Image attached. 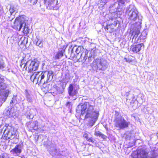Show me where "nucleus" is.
<instances>
[{
  "mask_svg": "<svg viewBox=\"0 0 158 158\" xmlns=\"http://www.w3.org/2000/svg\"><path fill=\"white\" fill-rule=\"evenodd\" d=\"M81 107V114L85 115V118H88V125L92 127L98 119L99 113L98 111L94 108L95 106L93 101L85 102L81 106H78V108Z\"/></svg>",
  "mask_w": 158,
  "mask_h": 158,
  "instance_id": "f257e3e1",
  "label": "nucleus"
},
{
  "mask_svg": "<svg viewBox=\"0 0 158 158\" xmlns=\"http://www.w3.org/2000/svg\"><path fill=\"white\" fill-rule=\"evenodd\" d=\"M106 3H107V2L106 1H105L104 2H102L103 4H102L101 5H102V6L103 7L104 5H105Z\"/></svg>",
  "mask_w": 158,
  "mask_h": 158,
  "instance_id": "a18cd8bd",
  "label": "nucleus"
},
{
  "mask_svg": "<svg viewBox=\"0 0 158 158\" xmlns=\"http://www.w3.org/2000/svg\"><path fill=\"white\" fill-rule=\"evenodd\" d=\"M70 103L69 102H68L67 103V105H68L69 104H70Z\"/></svg>",
  "mask_w": 158,
  "mask_h": 158,
  "instance_id": "de8ad7c7",
  "label": "nucleus"
},
{
  "mask_svg": "<svg viewBox=\"0 0 158 158\" xmlns=\"http://www.w3.org/2000/svg\"><path fill=\"white\" fill-rule=\"evenodd\" d=\"M5 127H7V126H3V125H0V135H1L2 133L3 129L5 130Z\"/></svg>",
  "mask_w": 158,
  "mask_h": 158,
  "instance_id": "f704fd0d",
  "label": "nucleus"
},
{
  "mask_svg": "<svg viewBox=\"0 0 158 158\" xmlns=\"http://www.w3.org/2000/svg\"><path fill=\"white\" fill-rule=\"evenodd\" d=\"M20 66L21 68H22L23 69H25L26 70L27 68H28L27 65L26 64V63L24 64H21Z\"/></svg>",
  "mask_w": 158,
  "mask_h": 158,
  "instance_id": "4c0bfd02",
  "label": "nucleus"
},
{
  "mask_svg": "<svg viewBox=\"0 0 158 158\" xmlns=\"http://www.w3.org/2000/svg\"><path fill=\"white\" fill-rule=\"evenodd\" d=\"M22 152V147L20 145H16L10 151L11 153L14 155H18Z\"/></svg>",
  "mask_w": 158,
  "mask_h": 158,
  "instance_id": "4468645a",
  "label": "nucleus"
},
{
  "mask_svg": "<svg viewBox=\"0 0 158 158\" xmlns=\"http://www.w3.org/2000/svg\"><path fill=\"white\" fill-rule=\"evenodd\" d=\"M12 19L11 20H10V21H11L12 19Z\"/></svg>",
  "mask_w": 158,
  "mask_h": 158,
  "instance_id": "8fccbe9b",
  "label": "nucleus"
},
{
  "mask_svg": "<svg viewBox=\"0 0 158 158\" xmlns=\"http://www.w3.org/2000/svg\"><path fill=\"white\" fill-rule=\"evenodd\" d=\"M68 93L70 96H73L76 95L77 91L73 89V87L72 84H70L68 88Z\"/></svg>",
  "mask_w": 158,
  "mask_h": 158,
  "instance_id": "2eb2a0df",
  "label": "nucleus"
},
{
  "mask_svg": "<svg viewBox=\"0 0 158 158\" xmlns=\"http://www.w3.org/2000/svg\"><path fill=\"white\" fill-rule=\"evenodd\" d=\"M124 90L126 92L125 95L126 96L128 97V96L129 93L131 91V89L128 87H125Z\"/></svg>",
  "mask_w": 158,
  "mask_h": 158,
  "instance_id": "473e14b6",
  "label": "nucleus"
},
{
  "mask_svg": "<svg viewBox=\"0 0 158 158\" xmlns=\"http://www.w3.org/2000/svg\"><path fill=\"white\" fill-rule=\"evenodd\" d=\"M141 20H139V22L138 23H136L135 24V25L132 34L131 36V38H132V41L134 40V42L138 41V40L140 38L139 37L136 40L138 35L140 33V31L141 28Z\"/></svg>",
  "mask_w": 158,
  "mask_h": 158,
  "instance_id": "0eeeda50",
  "label": "nucleus"
},
{
  "mask_svg": "<svg viewBox=\"0 0 158 158\" xmlns=\"http://www.w3.org/2000/svg\"><path fill=\"white\" fill-rule=\"evenodd\" d=\"M40 72L35 73L30 77V79L31 81H33L36 78L38 79L39 75H40Z\"/></svg>",
  "mask_w": 158,
  "mask_h": 158,
  "instance_id": "5701e85b",
  "label": "nucleus"
},
{
  "mask_svg": "<svg viewBox=\"0 0 158 158\" xmlns=\"http://www.w3.org/2000/svg\"><path fill=\"white\" fill-rule=\"evenodd\" d=\"M119 23L118 21L117 20H115L114 22L112 23L111 25L113 26L114 27L116 26L117 24Z\"/></svg>",
  "mask_w": 158,
  "mask_h": 158,
  "instance_id": "e433bc0d",
  "label": "nucleus"
},
{
  "mask_svg": "<svg viewBox=\"0 0 158 158\" xmlns=\"http://www.w3.org/2000/svg\"><path fill=\"white\" fill-rule=\"evenodd\" d=\"M86 140L89 142H91L92 143H94L95 139H93L92 138H88Z\"/></svg>",
  "mask_w": 158,
  "mask_h": 158,
  "instance_id": "58836bf2",
  "label": "nucleus"
},
{
  "mask_svg": "<svg viewBox=\"0 0 158 158\" xmlns=\"http://www.w3.org/2000/svg\"><path fill=\"white\" fill-rule=\"evenodd\" d=\"M83 48L82 46H79L76 50V53L78 54L80 52L83 50Z\"/></svg>",
  "mask_w": 158,
  "mask_h": 158,
  "instance_id": "2f4dec72",
  "label": "nucleus"
},
{
  "mask_svg": "<svg viewBox=\"0 0 158 158\" xmlns=\"http://www.w3.org/2000/svg\"><path fill=\"white\" fill-rule=\"evenodd\" d=\"M137 158H157L154 152L148 154V152L144 150L139 149L137 151Z\"/></svg>",
  "mask_w": 158,
  "mask_h": 158,
  "instance_id": "6e6552de",
  "label": "nucleus"
},
{
  "mask_svg": "<svg viewBox=\"0 0 158 158\" xmlns=\"http://www.w3.org/2000/svg\"><path fill=\"white\" fill-rule=\"evenodd\" d=\"M125 60L127 62H131L132 61V60L128 58H125Z\"/></svg>",
  "mask_w": 158,
  "mask_h": 158,
  "instance_id": "79ce46f5",
  "label": "nucleus"
},
{
  "mask_svg": "<svg viewBox=\"0 0 158 158\" xmlns=\"http://www.w3.org/2000/svg\"><path fill=\"white\" fill-rule=\"evenodd\" d=\"M147 33L145 31H143L141 33V35L139 36L140 39H144L146 38Z\"/></svg>",
  "mask_w": 158,
  "mask_h": 158,
  "instance_id": "cd10ccee",
  "label": "nucleus"
},
{
  "mask_svg": "<svg viewBox=\"0 0 158 158\" xmlns=\"http://www.w3.org/2000/svg\"><path fill=\"white\" fill-rule=\"evenodd\" d=\"M136 100V99L135 98V96L134 95H132V98L131 101L133 102Z\"/></svg>",
  "mask_w": 158,
  "mask_h": 158,
  "instance_id": "c03bdc74",
  "label": "nucleus"
},
{
  "mask_svg": "<svg viewBox=\"0 0 158 158\" xmlns=\"http://www.w3.org/2000/svg\"><path fill=\"white\" fill-rule=\"evenodd\" d=\"M105 29L107 32L111 33L113 32L115 30L114 27L111 24L107 25Z\"/></svg>",
  "mask_w": 158,
  "mask_h": 158,
  "instance_id": "a211bd4d",
  "label": "nucleus"
},
{
  "mask_svg": "<svg viewBox=\"0 0 158 158\" xmlns=\"http://www.w3.org/2000/svg\"><path fill=\"white\" fill-rule=\"evenodd\" d=\"M21 158H23V157H21Z\"/></svg>",
  "mask_w": 158,
  "mask_h": 158,
  "instance_id": "3c124183",
  "label": "nucleus"
},
{
  "mask_svg": "<svg viewBox=\"0 0 158 158\" xmlns=\"http://www.w3.org/2000/svg\"><path fill=\"white\" fill-rule=\"evenodd\" d=\"M22 28V32L23 33L26 34H28L29 32V29L27 24H26V23H25V26H24Z\"/></svg>",
  "mask_w": 158,
  "mask_h": 158,
  "instance_id": "bb28decb",
  "label": "nucleus"
},
{
  "mask_svg": "<svg viewBox=\"0 0 158 158\" xmlns=\"http://www.w3.org/2000/svg\"><path fill=\"white\" fill-rule=\"evenodd\" d=\"M94 135L96 136H98L103 139H105L106 138V136L99 131H96L94 133Z\"/></svg>",
  "mask_w": 158,
  "mask_h": 158,
  "instance_id": "a878e982",
  "label": "nucleus"
},
{
  "mask_svg": "<svg viewBox=\"0 0 158 158\" xmlns=\"http://www.w3.org/2000/svg\"><path fill=\"white\" fill-rule=\"evenodd\" d=\"M14 128L12 127L9 126L5 127V130H4L3 134L8 139H12L14 138V135L15 133L13 131Z\"/></svg>",
  "mask_w": 158,
  "mask_h": 158,
  "instance_id": "9d476101",
  "label": "nucleus"
},
{
  "mask_svg": "<svg viewBox=\"0 0 158 158\" xmlns=\"http://www.w3.org/2000/svg\"><path fill=\"white\" fill-rule=\"evenodd\" d=\"M16 8H14L13 6H11L10 8L9 9V11L10 13V15H11L15 11Z\"/></svg>",
  "mask_w": 158,
  "mask_h": 158,
  "instance_id": "72a5a7b5",
  "label": "nucleus"
},
{
  "mask_svg": "<svg viewBox=\"0 0 158 158\" xmlns=\"http://www.w3.org/2000/svg\"><path fill=\"white\" fill-rule=\"evenodd\" d=\"M56 151L57 150L55 148H52L50 149V150H49V152L50 154L52 155H55L56 154Z\"/></svg>",
  "mask_w": 158,
  "mask_h": 158,
  "instance_id": "c85d7f7f",
  "label": "nucleus"
},
{
  "mask_svg": "<svg viewBox=\"0 0 158 158\" xmlns=\"http://www.w3.org/2000/svg\"><path fill=\"white\" fill-rule=\"evenodd\" d=\"M8 71L9 72H11L12 73H14V71L13 70H12L11 69H8Z\"/></svg>",
  "mask_w": 158,
  "mask_h": 158,
  "instance_id": "49530a36",
  "label": "nucleus"
},
{
  "mask_svg": "<svg viewBox=\"0 0 158 158\" xmlns=\"http://www.w3.org/2000/svg\"><path fill=\"white\" fill-rule=\"evenodd\" d=\"M3 76L0 74V83L3 82L4 81Z\"/></svg>",
  "mask_w": 158,
  "mask_h": 158,
  "instance_id": "ea45409f",
  "label": "nucleus"
},
{
  "mask_svg": "<svg viewBox=\"0 0 158 158\" xmlns=\"http://www.w3.org/2000/svg\"><path fill=\"white\" fill-rule=\"evenodd\" d=\"M83 136L85 139H86V140L87 139H88V138H89L88 137V134L85 132H84L83 133Z\"/></svg>",
  "mask_w": 158,
  "mask_h": 158,
  "instance_id": "a19ab883",
  "label": "nucleus"
},
{
  "mask_svg": "<svg viewBox=\"0 0 158 158\" xmlns=\"http://www.w3.org/2000/svg\"><path fill=\"white\" fill-rule=\"evenodd\" d=\"M120 4H121V3L118 2V3H117L115 2L111 4L109 7L110 11L111 13H113L117 11L120 12L122 9Z\"/></svg>",
  "mask_w": 158,
  "mask_h": 158,
  "instance_id": "9b49d317",
  "label": "nucleus"
},
{
  "mask_svg": "<svg viewBox=\"0 0 158 158\" xmlns=\"http://www.w3.org/2000/svg\"><path fill=\"white\" fill-rule=\"evenodd\" d=\"M39 62L37 59H34L33 60H29L26 62L28 67L29 72L35 71L37 69L38 67Z\"/></svg>",
  "mask_w": 158,
  "mask_h": 158,
  "instance_id": "1a4fd4ad",
  "label": "nucleus"
},
{
  "mask_svg": "<svg viewBox=\"0 0 158 158\" xmlns=\"http://www.w3.org/2000/svg\"><path fill=\"white\" fill-rule=\"evenodd\" d=\"M25 96L27 101L30 102H32V100L31 96L27 90H25Z\"/></svg>",
  "mask_w": 158,
  "mask_h": 158,
  "instance_id": "b1692460",
  "label": "nucleus"
},
{
  "mask_svg": "<svg viewBox=\"0 0 158 158\" xmlns=\"http://www.w3.org/2000/svg\"><path fill=\"white\" fill-rule=\"evenodd\" d=\"M35 44L40 48H42L43 46L42 40L37 39L35 40Z\"/></svg>",
  "mask_w": 158,
  "mask_h": 158,
  "instance_id": "4be33fe9",
  "label": "nucleus"
},
{
  "mask_svg": "<svg viewBox=\"0 0 158 158\" xmlns=\"http://www.w3.org/2000/svg\"><path fill=\"white\" fill-rule=\"evenodd\" d=\"M130 122L127 121L123 118L119 116L114 120V125L118 129H123L128 127Z\"/></svg>",
  "mask_w": 158,
  "mask_h": 158,
  "instance_id": "7ed1b4c3",
  "label": "nucleus"
},
{
  "mask_svg": "<svg viewBox=\"0 0 158 158\" xmlns=\"http://www.w3.org/2000/svg\"><path fill=\"white\" fill-rule=\"evenodd\" d=\"M26 19L23 16L16 18L12 26L13 28L15 29L20 31L24 26H25Z\"/></svg>",
  "mask_w": 158,
  "mask_h": 158,
  "instance_id": "20e7f679",
  "label": "nucleus"
},
{
  "mask_svg": "<svg viewBox=\"0 0 158 158\" xmlns=\"http://www.w3.org/2000/svg\"><path fill=\"white\" fill-rule=\"evenodd\" d=\"M53 73L52 70L40 72L38 77L37 82L44 84L50 81L53 78Z\"/></svg>",
  "mask_w": 158,
  "mask_h": 158,
  "instance_id": "f03ea898",
  "label": "nucleus"
},
{
  "mask_svg": "<svg viewBox=\"0 0 158 158\" xmlns=\"http://www.w3.org/2000/svg\"><path fill=\"white\" fill-rule=\"evenodd\" d=\"M88 57V52H83L81 55L80 57L79 60H81V62H85L87 59Z\"/></svg>",
  "mask_w": 158,
  "mask_h": 158,
  "instance_id": "dca6fc26",
  "label": "nucleus"
},
{
  "mask_svg": "<svg viewBox=\"0 0 158 158\" xmlns=\"http://www.w3.org/2000/svg\"><path fill=\"white\" fill-rule=\"evenodd\" d=\"M127 99H129L130 100L131 99V98H129V97H128Z\"/></svg>",
  "mask_w": 158,
  "mask_h": 158,
  "instance_id": "09e8293b",
  "label": "nucleus"
},
{
  "mask_svg": "<svg viewBox=\"0 0 158 158\" xmlns=\"http://www.w3.org/2000/svg\"><path fill=\"white\" fill-rule=\"evenodd\" d=\"M7 88L6 84L3 82L0 83V92L2 93L4 92Z\"/></svg>",
  "mask_w": 158,
  "mask_h": 158,
  "instance_id": "6ab92c4d",
  "label": "nucleus"
},
{
  "mask_svg": "<svg viewBox=\"0 0 158 158\" xmlns=\"http://www.w3.org/2000/svg\"><path fill=\"white\" fill-rule=\"evenodd\" d=\"M64 51V50H62L61 51H59L56 54L55 56L56 59H60L62 56H63V53Z\"/></svg>",
  "mask_w": 158,
  "mask_h": 158,
  "instance_id": "393cba45",
  "label": "nucleus"
},
{
  "mask_svg": "<svg viewBox=\"0 0 158 158\" xmlns=\"http://www.w3.org/2000/svg\"><path fill=\"white\" fill-rule=\"evenodd\" d=\"M57 92L56 93V94H60L62 93L64 90V89L63 88H61L59 87H57L56 88Z\"/></svg>",
  "mask_w": 158,
  "mask_h": 158,
  "instance_id": "c756f323",
  "label": "nucleus"
},
{
  "mask_svg": "<svg viewBox=\"0 0 158 158\" xmlns=\"http://www.w3.org/2000/svg\"><path fill=\"white\" fill-rule=\"evenodd\" d=\"M17 97L16 95H14L13 96V97L12 98V100L10 102V104H12L13 103H15V104L17 103H19L20 102V100H19V99L17 100Z\"/></svg>",
  "mask_w": 158,
  "mask_h": 158,
  "instance_id": "412c9836",
  "label": "nucleus"
},
{
  "mask_svg": "<svg viewBox=\"0 0 158 158\" xmlns=\"http://www.w3.org/2000/svg\"><path fill=\"white\" fill-rule=\"evenodd\" d=\"M93 64L97 69L104 71L107 68L108 63L105 60L97 59L93 61Z\"/></svg>",
  "mask_w": 158,
  "mask_h": 158,
  "instance_id": "423d86ee",
  "label": "nucleus"
},
{
  "mask_svg": "<svg viewBox=\"0 0 158 158\" xmlns=\"http://www.w3.org/2000/svg\"><path fill=\"white\" fill-rule=\"evenodd\" d=\"M57 2V1H56L55 0H51V2H49L48 5L53 7L54 5L56 4Z\"/></svg>",
  "mask_w": 158,
  "mask_h": 158,
  "instance_id": "7c9ffc66",
  "label": "nucleus"
},
{
  "mask_svg": "<svg viewBox=\"0 0 158 158\" xmlns=\"http://www.w3.org/2000/svg\"><path fill=\"white\" fill-rule=\"evenodd\" d=\"M3 63L0 61V68H3Z\"/></svg>",
  "mask_w": 158,
  "mask_h": 158,
  "instance_id": "37998d69",
  "label": "nucleus"
},
{
  "mask_svg": "<svg viewBox=\"0 0 158 158\" xmlns=\"http://www.w3.org/2000/svg\"><path fill=\"white\" fill-rule=\"evenodd\" d=\"M142 47L144 48V44L143 43H141L131 46L130 50L134 52L137 53L142 49Z\"/></svg>",
  "mask_w": 158,
  "mask_h": 158,
  "instance_id": "ddd939ff",
  "label": "nucleus"
},
{
  "mask_svg": "<svg viewBox=\"0 0 158 158\" xmlns=\"http://www.w3.org/2000/svg\"><path fill=\"white\" fill-rule=\"evenodd\" d=\"M30 127L34 130H37L38 129V122L36 121H34L31 122L30 124Z\"/></svg>",
  "mask_w": 158,
  "mask_h": 158,
  "instance_id": "f3484780",
  "label": "nucleus"
},
{
  "mask_svg": "<svg viewBox=\"0 0 158 158\" xmlns=\"http://www.w3.org/2000/svg\"><path fill=\"white\" fill-rule=\"evenodd\" d=\"M9 93L10 91L8 89L5 90L4 92H0V102H4L7 99Z\"/></svg>",
  "mask_w": 158,
  "mask_h": 158,
  "instance_id": "f8f14e48",
  "label": "nucleus"
},
{
  "mask_svg": "<svg viewBox=\"0 0 158 158\" xmlns=\"http://www.w3.org/2000/svg\"><path fill=\"white\" fill-rule=\"evenodd\" d=\"M33 109H30L27 110L26 114V116L27 118L32 119L33 118V115L32 114V112Z\"/></svg>",
  "mask_w": 158,
  "mask_h": 158,
  "instance_id": "aec40b11",
  "label": "nucleus"
},
{
  "mask_svg": "<svg viewBox=\"0 0 158 158\" xmlns=\"http://www.w3.org/2000/svg\"><path fill=\"white\" fill-rule=\"evenodd\" d=\"M127 13L129 16L128 19L130 20L135 21L139 17L138 12L133 5H130L127 10Z\"/></svg>",
  "mask_w": 158,
  "mask_h": 158,
  "instance_id": "39448f33",
  "label": "nucleus"
},
{
  "mask_svg": "<svg viewBox=\"0 0 158 158\" xmlns=\"http://www.w3.org/2000/svg\"><path fill=\"white\" fill-rule=\"evenodd\" d=\"M0 158H9V157L7 154L5 153L1 155L0 156Z\"/></svg>",
  "mask_w": 158,
  "mask_h": 158,
  "instance_id": "c9c22d12",
  "label": "nucleus"
}]
</instances>
